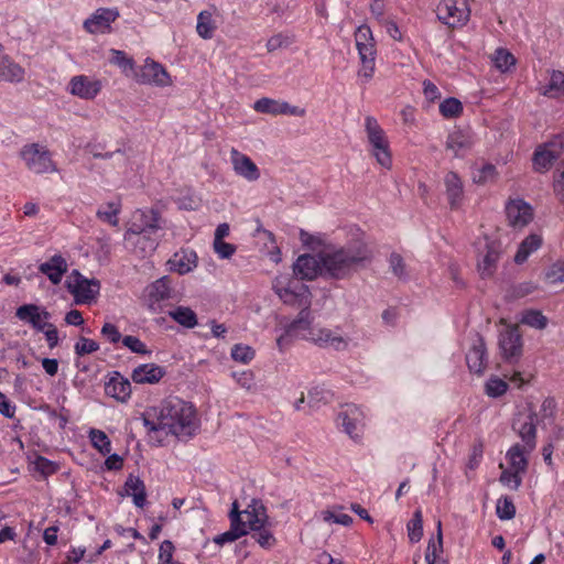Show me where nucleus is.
Instances as JSON below:
<instances>
[{
  "label": "nucleus",
  "instance_id": "nucleus-1",
  "mask_svg": "<svg viewBox=\"0 0 564 564\" xmlns=\"http://www.w3.org/2000/svg\"><path fill=\"white\" fill-rule=\"evenodd\" d=\"M142 422L148 434L158 438L169 435L192 437L199 426L194 406L178 398H167L158 405L147 408Z\"/></svg>",
  "mask_w": 564,
  "mask_h": 564
},
{
  "label": "nucleus",
  "instance_id": "nucleus-2",
  "mask_svg": "<svg viewBox=\"0 0 564 564\" xmlns=\"http://www.w3.org/2000/svg\"><path fill=\"white\" fill-rule=\"evenodd\" d=\"M372 251L364 239L322 251L325 276L345 279L371 261Z\"/></svg>",
  "mask_w": 564,
  "mask_h": 564
},
{
  "label": "nucleus",
  "instance_id": "nucleus-3",
  "mask_svg": "<svg viewBox=\"0 0 564 564\" xmlns=\"http://www.w3.org/2000/svg\"><path fill=\"white\" fill-rule=\"evenodd\" d=\"M272 289L286 305L303 308L311 307L312 294L304 283L289 275H279L272 282Z\"/></svg>",
  "mask_w": 564,
  "mask_h": 564
},
{
  "label": "nucleus",
  "instance_id": "nucleus-4",
  "mask_svg": "<svg viewBox=\"0 0 564 564\" xmlns=\"http://www.w3.org/2000/svg\"><path fill=\"white\" fill-rule=\"evenodd\" d=\"M19 158L28 171L33 174H48L57 172V166L52 159V153L46 145L32 142L24 144Z\"/></svg>",
  "mask_w": 564,
  "mask_h": 564
},
{
  "label": "nucleus",
  "instance_id": "nucleus-5",
  "mask_svg": "<svg viewBox=\"0 0 564 564\" xmlns=\"http://www.w3.org/2000/svg\"><path fill=\"white\" fill-rule=\"evenodd\" d=\"M355 41L361 62L358 76L364 82H369L375 74L376 58V46L370 28L367 25H360L355 33Z\"/></svg>",
  "mask_w": 564,
  "mask_h": 564
},
{
  "label": "nucleus",
  "instance_id": "nucleus-6",
  "mask_svg": "<svg viewBox=\"0 0 564 564\" xmlns=\"http://www.w3.org/2000/svg\"><path fill=\"white\" fill-rule=\"evenodd\" d=\"M365 130L372 155L381 166L390 169L392 165V158L389 141L386 132L375 117L367 116L365 118Z\"/></svg>",
  "mask_w": 564,
  "mask_h": 564
},
{
  "label": "nucleus",
  "instance_id": "nucleus-7",
  "mask_svg": "<svg viewBox=\"0 0 564 564\" xmlns=\"http://www.w3.org/2000/svg\"><path fill=\"white\" fill-rule=\"evenodd\" d=\"M477 268L482 278L491 276L501 254V243L495 238L485 235L476 243Z\"/></svg>",
  "mask_w": 564,
  "mask_h": 564
},
{
  "label": "nucleus",
  "instance_id": "nucleus-8",
  "mask_svg": "<svg viewBox=\"0 0 564 564\" xmlns=\"http://www.w3.org/2000/svg\"><path fill=\"white\" fill-rule=\"evenodd\" d=\"M68 292L74 296L76 304H91L100 292L99 280L88 279L79 271L74 270L66 281Z\"/></svg>",
  "mask_w": 564,
  "mask_h": 564
},
{
  "label": "nucleus",
  "instance_id": "nucleus-9",
  "mask_svg": "<svg viewBox=\"0 0 564 564\" xmlns=\"http://www.w3.org/2000/svg\"><path fill=\"white\" fill-rule=\"evenodd\" d=\"M563 153L564 133H561L536 147L532 158L533 170L539 173L549 171Z\"/></svg>",
  "mask_w": 564,
  "mask_h": 564
},
{
  "label": "nucleus",
  "instance_id": "nucleus-10",
  "mask_svg": "<svg viewBox=\"0 0 564 564\" xmlns=\"http://www.w3.org/2000/svg\"><path fill=\"white\" fill-rule=\"evenodd\" d=\"M436 14L438 20L449 28L464 26L470 18L468 0H441Z\"/></svg>",
  "mask_w": 564,
  "mask_h": 564
},
{
  "label": "nucleus",
  "instance_id": "nucleus-11",
  "mask_svg": "<svg viewBox=\"0 0 564 564\" xmlns=\"http://www.w3.org/2000/svg\"><path fill=\"white\" fill-rule=\"evenodd\" d=\"M303 339L321 348L334 349L336 351L346 350L349 346V338L344 336L339 328L332 329L319 325L311 328L310 334L303 335Z\"/></svg>",
  "mask_w": 564,
  "mask_h": 564
},
{
  "label": "nucleus",
  "instance_id": "nucleus-12",
  "mask_svg": "<svg viewBox=\"0 0 564 564\" xmlns=\"http://www.w3.org/2000/svg\"><path fill=\"white\" fill-rule=\"evenodd\" d=\"M123 240L127 248L141 257L151 254L159 245L156 232H147L137 225H130L124 232Z\"/></svg>",
  "mask_w": 564,
  "mask_h": 564
},
{
  "label": "nucleus",
  "instance_id": "nucleus-13",
  "mask_svg": "<svg viewBox=\"0 0 564 564\" xmlns=\"http://www.w3.org/2000/svg\"><path fill=\"white\" fill-rule=\"evenodd\" d=\"M133 78L142 85H154L158 87L172 85L171 76L166 69L151 58L144 61L140 72H135Z\"/></svg>",
  "mask_w": 564,
  "mask_h": 564
},
{
  "label": "nucleus",
  "instance_id": "nucleus-14",
  "mask_svg": "<svg viewBox=\"0 0 564 564\" xmlns=\"http://www.w3.org/2000/svg\"><path fill=\"white\" fill-rule=\"evenodd\" d=\"M120 17L117 8H98L84 21L83 28L89 34H107L111 24Z\"/></svg>",
  "mask_w": 564,
  "mask_h": 564
},
{
  "label": "nucleus",
  "instance_id": "nucleus-15",
  "mask_svg": "<svg viewBox=\"0 0 564 564\" xmlns=\"http://www.w3.org/2000/svg\"><path fill=\"white\" fill-rule=\"evenodd\" d=\"M102 89L99 78L87 75L73 76L67 84V91L79 99L94 100Z\"/></svg>",
  "mask_w": 564,
  "mask_h": 564
},
{
  "label": "nucleus",
  "instance_id": "nucleus-16",
  "mask_svg": "<svg viewBox=\"0 0 564 564\" xmlns=\"http://www.w3.org/2000/svg\"><path fill=\"white\" fill-rule=\"evenodd\" d=\"M499 348L505 360L519 359L522 355L523 341L518 326H507L499 335Z\"/></svg>",
  "mask_w": 564,
  "mask_h": 564
},
{
  "label": "nucleus",
  "instance_id": "nucleus-17",
  "mask_svg": "<svg viewBox=\"0 0 564 564\" xmlns=\"http://www.w3.org/2000/svg\"><path fill=\"white\" fill-rule=\"evenodd\" d=\"M238 525L245 529L246 534L253 530L261 529L263 525H269V517L263 503L252 499L246 509L242 510V517Z\"/></svg>",
  "mask_w": 564,
  "mask_h": 564
},
{
  "label": "nucleus",
  "instance_id": "nucleus-18",
  "mask_svg": "<svg viewBox=\"0 0 564 564\" xmlns=\"http://www.w3.org/2000/svg\"><path fill=\"white\" fill-rule=\"evenodd\" d=\"M506 215L511 227L521 229L532 221L533 208L521 198H512L506 204Z\"/></svg>",
  "mask_w": 564,
  "mask_h": 564
},
{
  "label": "nucleus",
  "instance_id": "nucleus-19",
  "mask_svg": "<svg viewBox=\"0 0 564 564\" xmlns=\"http://www.w3.org/2000/svg\"><path fill=\"white\" fill-rule=\"evenodd\" d=\"M293 273L301 280H314L318 275H325L322 252L317 256H300L293 264Z\"/></svg>",
  "mask_w": 564,
  "mask_h": 564
},
{
  "label": "nucleus",
  "instance_id": "nucleus-20",
  "mask_svg": "<svg viewBox=\"0 0 564 564\" xmlns=\"http://www.w3.org/2000/svg\"><path fill=\"white\" fill-rule=\"evenodd\" d=\"M364 420V412L355 404L344 405L341 411L338 413V423L343 426L345 433L352 438L360 436Z\"/></svg>",
  "mask_w": 564,
  "mask_h": 564
},
{
  "label": "nucleus",
  "instance_id": "nucleus-21",
  "mask_svg": "<svg viewBox=\"0 0 564 564\" xmlns=\"http://www.w3.org/2000/svg\"><path fill=\"white\" fill-rule=\"evenodd\" d=\"M253 110L260 113H267L272 116L290 115L303 117L305 110L303 108L291 106L289 102L283 100H276L268 97L258 99L253 104Z\"/></svg>",
  "mask_w": 564,
  "mask_h": 564
},
{
  "label": "nucleus",
  "instance_id": "nucleus-22",
  "mask_svg": "<svg viewBox=\"0 0 564 564\" xmlns=\"http://www.w3.org/2000/svg\"><path fill=\"white\" fill-rule=\"evenodd\" d=\"M15 316L20 321L30 324L37 332L45 330L51 318L50 312L35 304L19 306L15 311Z\"/></svg>",
  "mask_w": 564,
  "mask_h": 564
},
{
  "label": "nucleus",
  "instance_id": "nucleus-23",
  "mask_svg": "<svg viewBox=\"0 0 564 564\" xmlns=\"http://www.w3.org/2000/svg\"><path fill=\"white\" fill-rule=\"evenodd\" d=\"M147 295L149 308L153 312L156 311V305L160 302L175 299L176 292L172 285L171 278L164 275L149 284Z\"/></svg>",
  "mask_w": 564,
  "mask_h": 564
},
{
  "label": "nucleus",
  "instance_id": "nucleus-24",
  "mask_svg": "<svg viewBox=\"0 0 564 564\" xmlns=\"http://www.w3.org/2000/svg\"><path fill=\"white\" fill-rule=\"evenodd\" d=\"M513 430L521 437L527 451H533L536 446V426L534 414H519L512 424Z\"/></svg>",
  "mask_w": 564,
  "mask_h": 564
},
{
  "label": "nucleus",
  "instance_id": "nucleus-25",
  "mask_svg": "<svg viewBox=\"0 0 564 564\" xmlns=\"http://www.w3.org/2000/svg\"><path fill=\"white\" fill-rule=\"evenodd\" d=\"M230 163L234 172L238 176L249 182L259 180L260 171L256 163L248 155L241 153L235 148L230 150Z\"/></svg>",
  "mask_w": 564,
  "mask_h": 564
},
{
  "label": "nucleus",
  "instance_id": "nucleus-26",
  "mask_svg": "<svg viewBox=\"0 0 564 564\" xmlns=\"http://www.w3.org/2000/svg\"><path fill=\"white\" fill-rule=\"evenodd\" d=\"M166 264L170 271L184 275L197 267V254L192 249H181L169 259Z\"/></svg>",
  "mask_w": 564,
  "mask_h": 564
},
{
  "label": "nucleus",
  "instance_id": "nucleus-27",
  "mask_svg": "<svg viewBox=\"0 0 564 564\" xmlns=\"http://www.w3.org/2000/svg\"><path fill=\"white\" fill-rule=\"evenodd\" d=\"M165 373V369L159 365L144 364L133 369L131 378L133 382L139 384H154L158 383Z\"/></svg>",
  "mask_w": 564,
  "mask_h": 564
},
{
  "label": "nucleus",
  "instance_id": "nucleus-28",
  "mask_svg": "<svg viewBox=\"0 0 564 564\" xmlns=\"http://www.w3.org/2000/svg\"><path fill=\"white\" fill-rule=\"evenodd\" d=\"M466 362L471 372L482 373L486 368V346L482 337L476 336L466 355Z\"/></svg>",
  "mask_w": 564,
  "mask_h": 564
},
{
  "label": "nucleus",
  "instance_id": "nucleus-29",
  "mask_svg": "<svg viewBox=\"0 0 564 564\" xmlns=\"http://www.w3.org/2000/svg\"><path fill=\"white\" fill-rule=\"evenodd\" d=\"M68 269L67 261L61 254H54L39 267V271L45 274L53 284H58Z\"/></svg>",
  "mask_w": 564,
  "mask_h": 564
},
{
  "label": "nucleus",
  "instance_id": "nucleus-30",
  "mask_svg": "<svg viewBox=\"0 0 564 564\" xmlns=\"http://www.w3.org/2000/svg\"><path fill=\"white\" fill-rule=\"evenodd\" d=\"M121 496H128L132 498L135 507L143 508L147 502V489L145 485L140 477L130 474L123 485Z\"/></svg>",
  "mask_w": 564,
  "mask_h": 564
},
{
  "label": "nucleus",
  "instance_id": "nucleus-31",
  "mask_svg": "<svg viewBox=\"0 0 564 564\" xmlns=\"http://www.w3.org/2000/svg\"><path fill=\"white\" fill-rule=\"evenodd\" d=\"M473 144L474 139L468 132L455 130L447 137L446 149L452 151L455 156H464Z\"/></svg>",
  "mask_w": 564,
  "mask_h": 564
},
{
  "label": "nucleus",
  "instance_id": "nucleus-32",
  "mask_svg": "<svg viewBox=\"0 0 564 564\" xmlns=\"http://www.w3.org/2000/svg\"><path fill=\"white\" fill-rule=\"evenodd\" d=\"M445 191L452 208H458L464 197V186L460 177L455 172L446 173L444 177Z\"/></svg>",
  "mask_w": 564,
  "mask_h": 564
},
{
  "label": "nucleus",
  "instance_id": "nucleus-33",
  "mask_svg": "<svg viewBox=\"0 0 564 564\" xmlns=\"http://www.w3.org/2000/svg\"><path fill=\"white\" fill-rule=\"evenodd\" d=\"M313 316L310 307L300 308V313L284 327L288 329V334H292L294 337L303 339V335L310 334V329L313 328Z\"/></svg>",
  "mask_w": 564,
  "mask_h": 564
},
{
  "label": "nucleus",
  "instance_id": "nucleus-34",
  "mask_svg": "<svg viewBox=\"0 0 564 564\" xmlns=\"http://www.w3.org/2000/svg\"><path fill=\"white\" fill-rule=\"evenodd\" d=\"M532 451H527L525 446L517 443L512 445L506 453V459L509 464V468L524 475L528 469V456Z\"/></svg>",
  "mask_w": 564,
  "mask_h": 564
},
{
  "label": "nucleus",
  "instance_id": "nucleus-35",
  "mask_svg": "<svg viewBox=\"0 0 564 564\" xmlns=\"http://www.w3.org/2000/svg\"><path fill=\"white\" fill-rule=\"evenodd\" d=\"M106 393L118 401L126 402L131 395V383L116 372L106 384Z\"/></svg>",
  "mask_w": 564,
  "mask_h": 564
},
{
  "label": "nucleus",
  "instance_id": "nucleus-36",
  "mask_svg": "<svg viewBox=\"0 0 564 564\" xmlns=\"http://www.w3.org/2000/svg\"><path fill=\"white\" fill-rule=\"evenodd\" d=\"M131 225H137L147 232H158L160 229L159 214L153 209L137 210Z\"/></svg>",
  "mask_w": 564,
  "mask_h": 564
},
{
  "label": "nucleus",
  "instance_id": "nucleus-37",
  "mask_svg": "<svg viewBox=\"0 0 564 564\" xmlns=\"http://www.w3.org/2000/svg\"><path fill=\"white\" fill-rule=\"evenodd\" d=\"M542 245V237L536 234L529 235L518 248V251L514 256V262L517 264L524 263L531 253L536 251Z\"/></svg>",
  "mask_w": 564,
  "mask_h": 564
},
{
  "label": "nucleus",
  "instance_id": "nucleus-38",
  "mask_svg": "<svg viewBox=\"0 0 564 564\" xmlns=\"http://www.w3.org/2000/svg\"><path fill=\"white\" fill-rule=\"evenodd\" d=\"M539 91L541 95L549 98H558L564 96V73L561 70H552L549 84L541 86Z\"/></svg>",
  "mask_w": 564,
  "mask_h": 564
},
{
  "label": "nucleus",
  "instance_id": "nucleus-39",
  "mask_svg": "<svg viewBox=\"0 0 564 564\" xmlns=\"http://www.w3.org/2000/svg\"><path fill=\"white\" fill-rule=\"evenodd\" d=\"M109 55V63L119 67L124 76H134L135 63L126 52L111 48Z\"/></svg>",
  "mask_w": 564,
  "mask_h": 564
},
{
  "label": "nucleus",
  "instance_id": "nucleus-40",
  "mask_svg": "<svg viewBox=\"0 0 564 564\" xmlns=\"http://www.w3.org/2000/svg\"><path fill=\"white\" fill-rule=\"evenodd\" d=\"M167 315L174 322L186 328H194L198 323L196 313L187 306H176L170 310Z\"/></svg>",
  "mask_w": 564,
  "mask_h": 564
},
{
  "label": "nucleus",
  "instance_id": "nucleus-41",
  "mask_svg": "<svg viewBox=\"0 0 564 564\" xmlns=\"http://www.w3.org/2000/svg\"><path fill=\"white\" fill-rule=\"evenodd\" d=\"M217 29L213 13L208 10L200 11L197 15L196 32L204 40H210Z\"/></svg>",
  "mask_w": 564,
  "mask_h": 564
},
{
  "label": "nucleus",
  "instance_id": "nucleus-42",
  "mask_svg": "<svg viewBox=\"0 0 564 564\" xmlns=\"http://www.w3.org/2000/svg\"><path fill=\"white\" fill-rule=\"evenodd\" d=\"M121 210V206L119 203L109 202L105 205H101L96 215L97 217L104 221L109 224L112 227H117L119 225V214Z\"/></svg>",
  "mask_w": 564,
  "mask_h": 564
},
{
  "label": "nucleus",
  "instance_id": "nucleus-43",
  "mask_svg": "<svg viewBox=\"0 0 564 564\" xmlns=\"http://www.w3.org/2000/svg\"><path fill=\"white\" fill-rule=\"evenodd\" d=\"M443 553V539H442V523L441 521L437 522V539L431 540L427 544L426 552H425V561L427 563L430 562H436V561H444L442 557Z\"/></svg>",
  "mask_w": 564,
  "mask_h": 564
},
{
  "label": "nucleus",
  "instance_id": "nucleus-44",
  "mask_svg": "<svg viewBox=\"0 0 564 564\" xmlns=\"http://www.w3.org/2000/svg\"><path fill=\"white\" fill-rule=\"evenodd\" d=\"M520 322L535 329H544L547 326V317L538 310H527L523 312Z\"/></svg>",
  "mask_w": 564,
  "mask_h": 564
},
{
  "label": "nucleus",
  "instance_id": "nucleus-45",
  "mask_svg": "<svg viewBox=\"0 0 564 564\" xmlns=\"http://www.w3.org/2000/svg\"><path fill=\"white\" fill-rule=\"evenodd\" d=\"M408 536L411 543H416L422 539L423 535V516L422 511L417 509L408 525Z\"/></svg>",
  "mask_w": 564,
  "mask_h": 564
},
{
  "label": "nucleus",
  "instance_id": "nucleus-46",
  "mask_svg": "<svg viewBox=\"0 0 564 564\" xmlns=\"http://www.w3.org/2000/svg\"><path fill=\"white\" fill-rule=\"evenodd\" d=\"M494 65L502 73L508 72L516 64L514 56L505 48H498L492 55Z\"/></svg>",
  "mask_w": 564,
  "mask_h": 564
},
{
  "label": "nucleus",
  "instance_id": "nucleus-47",
  "mask_svg": "<svg viewBox=\"0 0 564 564\" xmlns=\"http://www.w3.org/2000/svg\"><path fill=\"white\" fill-rule=\"evenodd\" d=\"M89 440L91 445L102 455H107L111 452V442L105 432L91 430L89 432Z\"/></svg>",
  "mask_w": 564,
  "mask_h": 564
},
{
  "label": "nucleus",
  "instance_id": "nucleus-48",
  "mask_svg": "<svg viewBox=\"0 0 564 564\" xmlns=\"http://www.w3.org/2000/svg\"><path fill=\"white\" fill-rule=\"evenodd\" d=\"M252 538L257 541V543L263 549H271L274 546L276 540L271 532V523L269 525H263L261 529H257L251 531Z\"/></svg>",
  "mask_w": 564,
  "mask_h": 564
},
{
  "label": "nucleus",
  "instance_id": "nucleus-49",
  "mask_svg": "<svg viewBox=\"0 0 564 564\" xmlns=\"http://www.w3.org/2000/svg\"><path fill=\"white\" fill-rule=\"evenodd\" d=\"M246 535L245 529L238 524H230V529L221 534L214 538V542L220 546L226 543H231Z\"/></svg>",
  "mask_w": 564,
  "mask_h": 564
},
{
  "label": "nucleus",
  "instance_id": "nucleus-50",
  "mask_svg": "<svg viewBox=\"0 0 564 564\" xmlns=\"http://www.w3.org/2000/svg\"><path fill=\"white\" fill-rule=\"evenodd\" d=\"M463 111L462 102L456 98H446L440 104V112L445 118H456Z\"/></svg>",
  "mask_w": 564,
  "mask_h": 564
},
{
  "label": "nucleus",
  "instance_id": "nucleus-51",
  "mask_svg": "<svg viewBox=\"0 0 564 564\" xmlns=\"http://www.w3.org/2000/svg\"><path fill=\"white\" fill-rule=\"evenodd\" d=\"M499 467L502 468V473L499 478L500 482L517 490L522 484V475L520 473H516V470L511 468H503L502 464H500Z\"/></svg>",
  "mask_w": 564,
  "mask_h": 564
},
{
  "label": "nucleus",
  "instance_id": "nucleus-52",
  "mask_svg": "<svg viewBox=\"0 0 564 564\" xmlns=\"http://www.w3.org/2000/svg\"><path fill=\"white\" fill-rule=\"evenodd\" d=\"M496 512L499 519L510 520L516 514V507L510 498L501 497L497 501Z\"/></svg>",
  "mask_w": 564,
  "mask_h": 564
},
{
  "label": "nucleus",
  "instance_id": "nucleus-53",
  "mask_svg": "<svg viewBox=\"0 0 564 564\" xmlns=\"http://www.w3.org/2000/svg\"><path fill=\"white\" fill-rule=\"evenodd\" d=\"M254 357V350L248 345L237 344L231 349V358L241 364L250 362Z\"/></svg>",
  "mask_w": 564,
  "mask_h": 564
},
{
  "label": "nucleus",
  "instance_id": "nucleus-54",
  "mask_svg": "<svg viewBox=\"0 0 564 564\" xmlns=\"http://www.w3.org/2000/svg\"><path fill=\"white\" fill-rule=\"evenodd\" d=\"M321 516L323 520L328 523H337L348 527L352 522V518L350 516L336 510H325Z\"/></svg>",
  "mask_w": 564,
  "mask_h": 564
},
{
  "label": "nucleus",
  "instance_id": "nucleus-55",
  "mask_svg": "<svg viewBox=\"0 0 564 564\" xmlns=\"http://www.w3.org/2000/svg\"><path fill=\"white\" fill-rule=\"evenodd\" d=\"M232 377L236 380V382L239 384V387H241L242 389H245L247 391H251L256 387L254 375L250 370H245L241 372H234Z\"/></svg>",
  "mask_w": 564,
  "mask_h": 564
},
{
  "label": "nucleus",
  "instance_id": "nucleus-56",
  "mask_svg": "<svg viewBox=\"0 0 564 564\" xmlns=\"http://www.w3.org/2000/svg\"><path fill=\"white\" fill-rule=\"evenodd\" d=\"M74 349L76 355L84 356L97 351L99 349V345L97 341L93 339L80 337L78 341L75 344Z\"/></svg>",
  "mask_w": 564,
  "mask_h": 564
},
{
  "label": "nucleus",
  "instance_id": "nucleus-57",
  "mask_svg": "<svg viewBox=\"0 0 564 564\" xmlns=\"http://www.w3.org/2000/svg\"><path fill=\"white\" fill-rule=\"evenodd\" d=\"M508 386L506 381L499 378H491L486 383V392L489 397H500L506 393Z\"/></svg>",
  "mask_w": 564,
  "mask_h": 564
},
{
  "label": "nucleus",
  "instance_id": "nucleus-58",
  "mask_svg": "<svg viewBox=\"0 0 564 564\" xmlns=\"http://www.w3.org/2000/svg\"><path fill=\"white\" fill-rule=\"evenodd\" d=\"M545 279L552 284L564 282V261L552 264L545 273Z\"/></svg>",
  "mask_w": 564,
  "mask_h": 564
},
{
  "label": "nucleus",
  "instance_id": "nucleus-59",
  "mask_svg": "<svg viewBox=\"0 0 564 564\" xmlns=\"http://www.w3.org/2000/svg\"><path fill=\"white\" fill-rule=\"evenodd\" d=\"M174 545L171 541L165 540L161 543L158 556V564H173Z\"/></svg>",
  "mask_w": 564,
  "mask_h": 564
},
{
  "label": "nucleus",
  "instance_id": "nucleus-60",
  "mask_svg": "<svg viewBox=\"0 0 564 564\" xmlns=\"http://www.w3.org/2000/svg\"><path fill=\"white\" fill-rule=\"evenodd\" d=\"M34 467H35V470H37L39 473H41L42 475H52L54 473H56L58 466L43 457V456H37L34 460Z\"/></svg>",
  "mask_w": 564,
  "mask_h": 564
},
{
  "label": "nucleus",
  "instance_id": "nucleus-61",
  "mask_svg": "<svg viewBox=\"0 0 564 564\" xmlns=\"http://www.w3.org/2000/svg\"><path fill=\"white\" fill-rule=\"evenodd\" d=\"M482 455H484L482 443L481 442L475 443L473 445L471 452L469 454V458L467 462V468L470 470L476 469L482 459Z\"/></svg>",
  "mask_w": 564,
  "mask_h": 564
},
{
  "label": "nucleus",
  "instance_id": "nucleus-62",
  "mask_svg": "<svg viewBox=\"0 0 564 564\" xmlns=\"http://www.w3.org/2000/svg\"><path fill=\"white\" fill-rule=\"evenodd\" d=\"M122 344L133 352L141 354V355H145L149 352L145 344L143 341H141L135 336H131V335L124 336L122 338Z\"/></svg>",
  "mask_w": 564,
  "mask_h": 564
},
{
  "label": "nucleus",
  "instance_id": "nucleus-63",
  "mask_svg": "<svg viewBox=\"0 0 564 564\" xmlns=\"http://www.w3.org/2000/svg\"><path fill=\"white\" fill-rule=\"evenodd\" d=\"M291 44V39L282 33L271 36L267 42L268 52H274L281 47H286Z\"/></svg>",
  "mask_w": 564,
  "mask_h": 564
},
{
  "label": "nucleus",
  "instance_id": "nucleus-64",
  "mask_svg": "<svg viewBox=\"0 0 564 564\" xmlns=\"http://www.w3.org/2000/svg\"><path fill=\"white\" fill-rule=\"evenodd\" d=\"M389 264L395 276L404 278L406 275L405 263L400 254L392 253L389 259Z\"/></svg>",
  "mask_w": 564,
  "mask_h": 564
}]
</instances>
